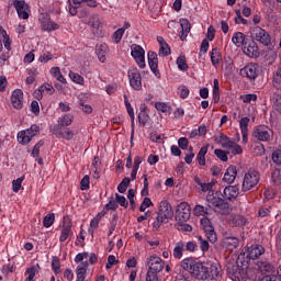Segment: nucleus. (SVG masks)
Listing matches in <instances>:
<instances>
[{
  "label": "nucleus",
  "mask_w": 281,
  "mask_h": 281,
  "mask_svg": "<svg viewBox=\"0 0 281 281\" xmlns=\"http://www.w3.org/2000/svg\"><path fill=\"white\" fill-rule=\"evenodd\" d=\"M192 278L195 280H218L223 276L221 265L212 261H195L193 266Z\"/></svg>",
  "instance_id": "nucleus-1"
},
{
  "label": "nucleus",
  "mask_w": 281,
  "mask_h": 281,
  "mask_svg": "<svg viewBox=\"0 0 281 281\" xmlns=\"http://www.w3.org/2000/svg\"><path fill=\"white\" fill-rule=\"evenodd\" d=\"M175 216V211L172 210V204L167 200H162L158 205L157 217L153 223L154 229H159L164 223L170 221Z\"/></svg>",
  "instance_id": "nucleus-2"
},
{
  "label": "nucleus",
  "mask_w": 281,
  "mask_h": 281,
  "mask_svg": "<svg viewBox=\"0 0 281 281\" xmlns=\"http://www.w3.org/2000/svg\"><path fill=\"white\" fill-rule=\"evenodd\" d=\"M226 271L233 281H243L249 278L247 272V265L240 261V257H238L236 265L229 263L226 268Z\"/></svg>",
  "instance_id": "nucleus-3"
},
{
  "label": "nucleus",
  "mask_w": 281,
  "mask_h": 281,
  "mask_svg": "<svg viewBox=\"0 0 281 281\" xmlns=\"http://www.w3.org/2000/svg\"><path fill=\"white\" fill-rule=\"evenodd\" d=\"M258 183H260V172L256 169H249L244 176L241 192L254 190Z\"/></svg>",
  "instance_id": "nucleus-4"
},
{
  "label": "nucleus",
  "mask_w": 281,
  "mask_h": 281,
  "mask_svg": "<svg viewBox=\"0 0 281 281\" xmlns=\"http://www.w3.org/2000/svg\"><path fill=\"white\" fill-rule=\"evenodd\" d=\"M215 142L216 144H221L222 148L229 150L233 155H243V147L236 144V142L229 139L225 134L215 136Z\"/></svg>",
  "instance_id": "nucleus-5"
},
{
  "label": "nucleus",
  "mask_w": 281,
  "mask_h": 281,
  "mask_svg": "<svg viewBox=\"0 0 281 281\" xmlns=\"http://www.w3.org/2000/svg\"><path fill=\"white\" fill-rule=\"evenodd\" d=\"M131 56L134 58L139 69L146 68V50H144V47L137 44H133L131 46Z\"/></svg>",
  "instance_id": "nucleus-6"
},
{
  "label": "nucleus",
  "mask_w": 281,
  "mask_h": 281,
  "mask_svg": "<svg viewBox=\"0 0 281 281\" xmlns=\"http://www.w3.org/2000/svg\"><path fill=\"white\" fill-rule=\"evenodd\" d=\"M209 207H214V212H217L218 214H222V216H225L229 214V203L225 202V200L213 196L207 198Z\"/></svg>",
  "instance_id": "nucleus-7"
},
{
  "label": "nucleus",
  "mask_w": 281,
  "mask_h": 281,
  "mask_svg": "<svg viewBox=\"0 0 281 281\" xmlns=\"http://www.w3.org/2000/svg\"><path fill=\"white\" fill-rule=\"evenodd\" d=\"M250 34L251 38H254V41H258V43H261V45H265L266 47L271 45V35L265 29L255 26Z\"/></svg>",
  "instance_id": "nucleus-8"
},
{
  "label": "nucleus",
  "mask_w": 281,
  "mask_h": 281,
  "mask_svg": "<svg viewBox=\"0 0 281 281\" xmlns=\"http://www.w3.org/2000/svg\"><path fill=\"white\" fill-rule=\"evenodd\" d=\"M146 267H148L147 272L156 273L159 276L164 271V260H161L157 255H151L146 258Z\"/></svg>",
  "instance_id": "nucleus-9"
},
{
  "label": "nucleus",
  "mask_w": 281,
  "mask_h": 281,
  "mask_svg": "<svg viewBox=\"0 0 281 281\" xmlns=\"http://www.w3.org/2000/svg\"><path fill=\"white\" fill-rule=\"evenodd\" d=\"M127 78L130 87H132L134 91H142V72L139 69L130 68L127 71Z\"/></svg>",
  "instance_id": "nucleus-10"
},
{
  "label": "nucleus",
  "mask_w": 281,
  "mask_h": 281,
  "mask_svg": "<svg viewBox=\"0 0 281 281\" xmlns=\"http://www.w3.org/2000/svg\"><path fill=\"white\" fill-rule=\"evenodd\" d=\"M200 223L206 234V238L210 243L214 244L218 240V236L216 235V231H214V226L212 225V221L204 216L200 220Z\"/></svg>",
  "instance_id": "nucleus-11"
},
{
  "label": "nucleus",
  "mask_w": 281,
  "mask_h": 281,
  "mask_svg": "<svg viewBox=\"0 0 281 281\" xmlns=\"http://www.w3.org/2000/svg\"><path fill=\"white\" fill-rule=\"evenodd\" d=\"M13 7L16 11L19 19H22L23 21H27V19H30V13L32 12V10L30 9V4H27L25 0H14Z\"/></svg>",
  "instance_id": "nucleus-12"
},
{
  "label": "nucleus",
  "mask_w": 281,
  "mask_h": 281,
  "mask_svg": "<svg viewBox=\"0 0 281 281\" xmlns=\"http://www.w3.org/2000/svg\"><path fill=\"white\" fill-rule=\"evenodd\" d=\"M38 21L44 32H56L60 27L58 23L52 21V16L47 13H41Z\"/></svg>",
  "instance_id": "nucleus-13"
},
{
  "label": "nucleus",
  "mask_w": 281,
  "mask_h": 281,
  "mask_svg": "<svg viewBox=\"0 0 281 281\" xmlns=\"http://www.w3.org/2000/svg\"><path fill=\"white\" fill-rule=\"evenodd\" d=\"M190 216H192L190 204L181 202L177 205V220L179 223H188V221H190Z\"/></svg>",
  "instance_id": "nucleus-14"
},
{
  "label": "nucleus",
  "mask_w": 281,
  "mask_h": 281,
  "mask_svg": "<svg viewBox=\"0 0 281 281\" xmlns=\"http://www.w3.org/2000/svg\"><path fill=\"white\" fill-rule=\"evenodd\" d=\"M240 76L244 78H248L249 80H256L258 78V75L260 74V68L258 64H248L239 71Z\"/></svg>",
  "instance_id": "nucleus-15"
},
{
  "label": "nucleus",
  "mask_w": 281,
  "mask_h": 281,
  "mask_svg": "<svg viewBox=\"0 0 281 281\" xmlns=\"http://www.w3.org/2000/svg\"><path fill=\"white\" fill-rule=\"evenodd\" d=\"M147 60H148V66L150 68V71L154 72L156 78H161V72H159V58L157 54L153 50H149L147 53Z\"/></svg>",
  "instance_id": "nucleus-16"
},
{
  "label": "nucleus",
  "mask_w": 281,
  "mask_h": 281,
  "mask_svg": "<svg viewBox=\"0 0 281 281\" xmlns=\"http://www.w3.org/2000/svg\"><path fill=\"white\" fill-rule=\"evenodd\" d=\"M72 223L69 217H64L60 236H59V243H65L67 238H70V236H74V231H71Z\"/></svg>",
  "instance_id": "nucleus-17"
},
{
  "label": "nucleus",
  "mask_w": 281,
  "mask_h": 281,
  "mask_svg": "<svg viewBox=\"0 0 281 281\" xmlns=\"http://www.w3.org/2000/svg\"><path fill=\"white\" fill-rule=\"evenodd\" d=\"M271 130L267 126H259L254 132L252 135L259 142H269L271 139Z\"/></svg>",
  "instance_id": "nucleus-18"
},
{
  "label": "nucleus",
  "mask_w": 281,
  "mask_h": 281,
  "mask_svg": "<svg viewBox=\"0 0 281 281\" xmlns=\"http://www.w3.org/2000/svg\"><path fill=\"white\" fill-rule=\"evenodd\" d=\"M243 52L246 54V56H249V58H258V56H260L258 44H256L254 41L246 42L243 46Z\"/></svg>",
  "instance_id": "nucleus-19"
},
{
  "label": "nucleus",
  "mask_w": 281,
  "mask_h": 281,
  "mask_svg": "<svg viewBox=\"0 0 281 281\" xmlns=\"http://www.w3.org/2000/svg\"><path fill=\"white\" fill-rule=\"evenodd\" d=\"M11 104L18 111L23 109V90L15 89L11 93Z\"/></svg>",
  "instance_id": "nucleus-20"
},
{
  "label": "nucleus",
  "mask_w": 281,
  "mask_h": 281,
  "mask_svg": "<svg viewBox=\"0 0 281 281\" xmlns=\"http://www.w3.org/2000/svg\"><path fill=\"white\" fill-rule=\"evenodd\" d=\"M181 31L178 34L180 41H186L188 38V35L190 34V31L192 30V24L188 19H180L179 20Z\"/></svg>",
  "instance_id": "nucleus-21"
},
{
  "label": "nucleus",
  "mask_w": 281,
  "mask_h": 281,
  "mask_svg": "<svg viewBox=\"0 0 281 281\" xmlns=\"http://www.w3.org/2000/svg\"><path fill=\"white\" fill-rule=\"evenodd\" d=\"M238 194H240V191L237 186H228L223 191V198L226 201H236Z\"/></svg>",
  "instance_id": "nucleus-22"
},
{
  "label": "nucleus",
  "mask_w": 281,
  "mask_h": 281,
  "mask_svg": "<svg viewBox=\"0 0 281 281\" xmlns=\"http://www.w3.org/2000/svg\"><path fill=\"white\" fill-rule=\"evenodd\" d=\"M228 223L233 227H245V225H247V223H249V221L244 215L231 214Z\"/></svg>",
  "instance_id": "nucleus-23"
},
{
  "label": "nucleus",
  "mask_w": 281,
  "mask_h": 281,
  "mask_svg": "<svg viewBox=\"0 0 281 281\" xmlns=\"http://www.w3.org/2000/svg\"><path fill=\"white\" fill-rule=\"evenodd\" d=\"M257 269L262 276L276 274V268L267 261H257Z\"/></svg>",
  "instance_id": "nucleus-24"
},
{
  "label": "nucleus",
  "mask_w": 281,
  "mask_h": 281,
  "mask_svg": "<svg viewBox=\"0 0 281 281\" xmlns=\"http://www.w3.org/2000/svg\"><path fill=\"white\" fill-rule=\"evenodd\" d=\"M157 43L159 45V56H170L172 54L170 45H168V42L162 36H157Z\"/></svg>",
  "instance_id": "nucleus-25"
},
{
  "label": "nucleus",
  "mask_w": 281,
  "mask_h": 281,
  "mask_svg": "<svg viewBox=\"0 0 281 281\" xmlns=\"http://www.w3.org/2000/svg\"><path fill=\"white\" fill-rule=\"evenodd\" d=\"M262 254H265V247H262L261 245L250 246L248 248L247 258H249L250 260H256V258H260Z\"/></svg>",
  "instance_id": "nucleus-26"
},
{
  "label": "nucleus",
  "mask_w": 281,
  "mask_h": 281,
  "mask_svg": "<svg viewBox=\"0 0 281 281\" xmlns=\"http://www.w3.org/2000/svg\"><path fill=\"white\" fill-rule=\"evenodd\" d=\"M236 177H238V169L236 166H229L224 173L223 181H225V183H234Z\"/></svg>",
  "instance_id": "nucleus-27"
},
{
  "label": "nucleus",
  "mask_w": 281,
  "mask_h": 281,
  "mask_svg": "<svg viewBox=\"0 0 281 281\" xmlns=\"http://www.w3.org/2000/svg\"><path fill=\"white\" fill-rule=\"evenodd\" d=\"M124 104L126 108V111L131 117V126H132V134L135 133V111L133 110V105H131V102L128 101V97L124 94Z\"/></svg>",
  "instance_id": "nucleus-28"
},
{
  "label": "nucleus",
  "mask_w": 281,
  "mask_h": 281,
  "mask_svg": "<svg viewBox=\"0 0 281 281\" xmlns=\"http://www.w3.org/2000/svg\"><path fill=\"white\" fill-rule=\"evenodd\" d=\"M54 134L67 142H71V139H74V131L69 127L60 128V131L54 130Z\"/></svg>",
  "instance_id": "nucleus-29"
},
{
  "label": "nucleus",
  "mask_w": 281,
  "mask_h": 281,
  "mask_svg": "<svg viewBox=\"0 0 281 281\" xmlns=\"http://www.w3.org/2000/svg\"><path fill=\"white\" fill-rule=\"evenodd\" d=\"M232 43H234L236 47H244V45L247 43V36L244 35L243 32H236L232 37Z\"/></svg>",
  "instance_id": "nucleus-30"
},
{
  "label": "nucleus",
  "mask_w": 281,
  "mask_h": 281,
  "mask_svg": "<svg viewBox=\"0 0 281 281\" xmlns=\"http://www.w3.org/2000/svg\"><path fill=\"white\" fill-rule=\"evenodd\" d=\"M106 54H109V45L106 44L97 45V56L100 63H106Z\"/></svg>",
  "instance_id": "nucleus-31"
},
{
  "label": "nucleus",
  "mask_w": 281,
  "mask_h": 281,
  "mask_svg": "<svg viewBox=\"0 0 281 281\" xmlns=\"http://www.w3.org/2000/svg\"><path fill=\"white\" fill-rule=\"evenodd\" d=\"M88 24L92 27L93 34H100L102 32V22H100L98 16L90 18Z\"/></svg>",
  "instance_id": "nucleus-32"
},
{
  "label": "nucleus",
  "mask_w": 281,
  "mask_h": 281,
  "mask_svg": "<svg viewBox=\"0 0 281 281\" xmlns=\"http://www.w3.org/2000/svg\"><path fill=\"white\" fill-rule=\"evenodd\" d=\"M82 3H85V0H69L68 11L71 16H76L78 14V9Z\"/></svg>",
  "instance_id": "nucleus-33"
},
{
  "label": "nucleus",
  "mask_w": 281,
  "mask_h": 281,
  "mask_svg": "<svg viewBox=\"0 0 281 281\" xmlns=\"http://www.w3.org/2000/svg\"><path fill=\"white\" fill-rule=\"evenodd\" d=\"M223 245L226 247V249H229L233 251V249H236L239 245V240L237 237H225L223 239Z\"/></svg>",
  "instance_id": "nucleus-34"
},
{
  "label": "nucleus",
  "mask_w": 281,
  "mask_h": 281,
  "mask_svg": "<svg viewBox=\"0 0 281 281\" xmlns=\"http://www.w3.org/2000/svg\"><path fill=\"white\" fill-rule=\"evenodd\" d=\"M194 265H196V261L190 258L183 259L180 262L181 269H183V271H188L191 276H192V272L194 271Z\"/></svg>",
  "instance_id": "nucleus-35"
},
{
  "label": "nucleus",
  "mask_w": 281,
  "mask_h": 281,
  "mask_svg": "<svg viewBox=\"0 0 281 281\" xmlns=\"http://www.w3.org/2000/svg\"><path fill=\"white\" fill-rule=\"evenodd\" d=\"M210 57L213 67L221 65V59L223 58V56L221 55L220 48H213L212 52L210 53Z\"/></svg>",
  "instance_id": "nucleus-36"
},
{
  "label": "nucleus",
  "mask_w": 281,
  "mask_h": 281,
  "mask_svg": "<svg viewBox=\"0 0 281 281\" xmlns=\"http://www.w3.org/2000/svg\"><path fill=\"white\" fill-rule=\"evenodd\" d=\"M177 65L179 71H188L190 69V66L188 65V57H186V54H181L177 58Z\"/></svg>",
  "instance_id": "nucleus-37"
},
{
  "label": "nucleus",
  "mask_w": 281,
  "mask_h": 281,
  "mask_svg": "<svg viewBox=\"0 0 281 281\" xmlns=\"http://www.w3.org/2000/svg\"><path fill=\"white\" fill-rule=\"evenodd\" d=\"M38 271H41V266H38V263L27 268L25 273L29 276L24 281H34V278H36Z\"/></svg>",
  "instance_id": "nucleus-38"
},
{
  "label": "nucleus",
  "mask_w": 281,
  "mask_h": 281,
  "mask_svg": "<svg viewBox=\"0 0 281 281\" xmlns=\"http://www.w3.org/2000/svg\"><path fill=\"white\" fill-rule=\"evenodd\" d=\"M213 102L215 104L221 102V88L218 86V79L213 80Z\"/></svg>",
  "instance_id": "nucleus-39"
},
{
  "label": "nucleus",
  "mask_w": 281,
  "mask_h": 281,
  "mask_svg": "<svg viewBox=\"0 0 281 281\" xmlns=\"http://www.w3.org/2000/svg\"><path fill=\"white\" fill-rule=\"evenodd\" d=\"M272 86L278 91H281V67H279L272 76Z\"/></svg>",
  "instance_id": "nucleus-40"
},
{
  "label": "nucleus",
  "mask_w": 281,
  "mask_h": 281,
  "mask_svg": "<svg viewBox=\"0 0 281 281\" xmlns=\"http://www.w3.org/2000/svg\"><path fill=\"white\" fill-rule=\"evenodd\" d=\"M207 148H210V145L202 146L200 148V151L196 156V160L200 166H205V155H207Z\"/></svg>",
  "instance_id": "nucleus-41"
},
{
  "label": "nucleus",
  "mask_w": 281,
  "mask_h": 281,
  "mask_svg": "<svg viewBox=\"0 0 281 281\" xmlns=\"http://www.w3.org/2000/svg\"><path fill=\"white\" fill-rule=\"evenodd\" d=\"M50 74L53 77L56 78V80H58V82H61L63 85H67V79H65V76H63V72H60L59 67H53L50 69Z\"/></svg>",
  "instance_id": "nucleus-42"
},
{
  "label": "nucleus",
  "mask_w": 281,
  "mask_h": 281,
  "mask_svg": "<svg viewBox=\"0 0 281 281\" xmlns=\"http://www.w3.org/2000/svg\"><path fill=\"white\" fill-rule=\"evenodd\" d=\"M59 126H71L74 123V115L71 114H64L58 120Z\"/></svg>",
  "instance_id": "nucleus-43"
},
{
  "label": "nucleus",
  "mask_w": 281,
  "mask_h": 281,
  "mask_svg": "<svg viewBox=\"0 0 281 281\" xmlns=\"http://www.w3.org/2000/svg\"><path fill=\"white\" fill-rule=\"evenodd\" d=\"M18 142L22 146H27L32 142V138L26 134L25 130L18 133Z\"/></svg>",
  "instance_id": "nucleus-44"
},
{
  "label": "nucleus",
  "mask_w": 281,
  "mask_h": 281,
  "mask_svg": "<svg viewBox=\"0 0 281 281\" xmlns=\"http://www.w3.org/2000/svg\"><path fill=\"white\" fill-rule=\"evenodd\" d=\"M104 212L98 213L91 221H90V228L89 232H91V229H98V227L100 226V221H102V217L104 216Z\"/></svg>",
  "instance_id": "nucleus-45"
},
{
  "label": "nucleus",
  "mask_w": 281,
  "mask_h": 281,
  "mask_svg": "<svg viewBox=\"0 0 281 281\" xmlns=\"http://www.w3.org/2000/svg\"><path fill=\"white\" fill-rule=\"evenodd\" d=\"M69 78L70 80H72V82H75V85H85V77H82L80 74L78 72H74V71H69Z\"/></svg>",
  "instance_id": "nucleus-46"
},
{
  "label": "nucleus",
  "mask_w": 281,
  "mask_h": 281,
  "mask_svg": "<svg viewBox=\"0 0 281 281\" xmlns=\"http://www.w3.org/2000/svg\"><path fill=\"white\" fill-rule=\"evenodd\" d=\"M193 214L195 216H207V214H210V212H209L207 207L198 204L193 209Z\"/></svg>",
  "instance_id": "nucleus-47"
},
{
  "label": "nucleus",
  "mask_w": 281,
  "mask_h": 281,
  "mask_svg": "<svg viewBox=\"0 0 281 281\" xmlns=\"http://www.w3.org/2000/svg\"><path fill=\"white\" fill-rule=\"evenodd\" d=\"M40 89H42V93H44V95H54L56 91L52 83H43L42 86H40Z\"/></svg>",
  "instance_id": "nucleus-48"
},
{
  "label": "nucleus",
  "mask_w": 281,
  "mask_h": 281,
  "mask_svg": "<svg viewBox=\"0 0 281 281\" xmlns=\"http://www.w3.org/2000/svg\"><path fill=\"white\" fill-rule=\"evenodd\" d=\"M128 186H131V178H124L117 186V192H120V194H124L128 189Z\"/></svg>",
  "instance_id": "nucleus-49"
},
{
  "label": "nucleus",
  "mask_w": 281,
  "mask_h": 281,
  "mask_svg": "<svg viewBox=\"0 0 281 281\" xmlns=\"http://www.w3.org/2000/svg\"><path fill=\"white\" fill-rule=\"evenodd\" d=\"M27 134V136L33 139V137H36L41 131V127L36 124L31 125L30 128L24 130Z\"/></svg>",
  "instance_id": "nucleus-50"
},
{
  "label": "nucleus",
  "mask_w": 281,
  "mask_h": 281,
  "mask_svg": "<svg viewBox=\"0 0 281 281\" xmlns=\"http://www.w3.org/2000/svg\"><path fill=\"white\" fill-rule=\"evenodd\" d=\"M54 221H56V215L54 213L47 214L43 218L44 227L46 228L52 227V225H54Z\"/></svg>",
  "instance_id": "nucleus-51"
},
{
  "label": "nucleus",
  "mask_w": 281,
  "mask_h": 281,
  "mask_svg": "<svg viewBox=\"0 0 281 281\" xmlns=\"http://www.w3.org/2000/svg\"><path fill=\"white\" fill-rule=\"evenodd\" d=\"M240 100H243L245 104H251V102L258 101V94L248 93V94L241 95Z\"/></svg>",
  "instance_id": "nucleus-52"
},
{
  "label": "nucleus",
  "mask_w": 281,
  "mask_h": 281,
  "mask_svg": "<svg viewBox=\"0 0 281 281\" xmlns=\"http://www.w3.org/2000/svg\"><path fill=\"white\" fill-rule=\"evenodd\" d=\"M201 251H210V239H204L202 236L198 237Z\"/></svg>",
  "instance_id": "nucleus-53"
},
{
  "label": "nucleus",
  "mask_w": 281,
  "mask_h": 281,
  "mask_svg": "<svg viewBox=\"0 0 281 281\" xmlns=\"http://www.w3.org/2000/svg\"><path fill=\"white\" fill-rule=\"evenodd\" d=\"M155 109H157L160 113H170V105L165 102H156Z\"/></svg>",
  "instance_id": "nucleus-54"
},
{
  "label": "nucleus",
  "mask_w": 281,
  "mask_h": 281,
  "mask_svg": "<svg viewBox=\"0 0 281 281\" xmlns=\"http://www.w3.org/2000/svg\"><path fill=\"white\" fill-rule=\"evenodd\" d=\"M123 36H124V29H117L112 35L113 43L117 45V43H121Z\"/></svg>",
  "instance_id": "nucleus-55"
},
{
  "label": "nucleus",
  "mask_w": 281,
  "mask_h": 281,
  "mask_svg": "<svg viewBox=\"0 0 281 281\" xmlns=\"http://www.w3.org/2000/svg\"><path fill=\"white\" fill-rule=\"evenodd\" d=\"M25 177H20L15 180L12 181V190L13 192H19V190H21V187L23 184V181H24Z\"/></svg>",
  "instance_id": "nucleus-56"
},
{
  "label": "nucleus",
  "mask_w": 281,
  "mask_h": 281,
  "mask_svg": "<svg viewBox=\"0 0 281 281\" xmlns=\"http://www.w3.org/2000/svg\"><path fill=\"white\" fill-rule=\"evenodd\" d=\"M214 155L217 157V159H220L221 161H228V153L223 150V149H215L214 150Z\"/></svg>",
  "instance_id": "nucleus-57"
},
{
  "label": "nucleus",
  "mask_w": 281,
  "mask_h": 281,
  "mask_svg": "<svg viewBox=\"0 0 281 281\" xmlns=\"http://www.w3.org/2000/svg\"><path fill=\"white\" fill-rule=\"evenodd\" d=\"M52 269L55 273H60V259L56 256L52 258Z\"/></svg>",
  "instance_id": "nucleus-58"
},
{
  "label": "nucleus",
  "mask_w": 281,
  "mask_h": 281,
  "mask_svg": "<svg viewBox=\"0 0 281 281\" xmlns=\"http://www.w3.org/2000/svg\"><path fill=\"white\" fill-rule=\"evenodd\" d=\"M150 206H153V200H150V198H144L139 206V212H146V209Z\"/></svg>",
  "instance_id": "nucleus-59"
},
{
  "label": "nucleus",
  "mask_w": 281,
  "mask_h": 281,
  "mask_svg": "<svg viewBox=\"0 0 281 281\" xmlns=\"http://www.w3.org/2000/svg\"><path fill=\"white\" fill-rule=\"evenodd\" d=\"M272 161L273 164H276L277 166H281V149H276L272 153Z\"/></svg>",
  "instance_id": "nucleus-60"
},
{
  "label": "nucleus",
  "mask_w": 281,
  "mask_h": 281,
  "mask_svg": "<svg viewBox=\"0 0 281 281\" xmlns=\"http://www.w3.org/2000/svg\"><path fill=\"white\" fill-rule=\"evenodd\" d=\"M272 181L277 186H280V183H281V170L280 169H274V171L272 172Z\"/></svg>",
  "instance_id": "nucleus-61"
},
{
  "label": "nucleus",
  "mask_w": 281,
  "mask_h": 281,
  "mask_svg": "<svg viewBox=\"0 0 281 281\" xmlns=\"http://www.w3.org/2000/svg\"><path fill=\"white\" fill-rule=\"evenodd\" d=\"M90 188V178L89 176H85L80 181V190H89Z\"/></svg>",
  "instance_id": "nucleus-62"
},
{
  "label": "nucleus",
  "mask_w": 281,
  "mask_h": 281,
  "mask_svg": "<svg viewBox=\"0 0 281 281\" xmlns=\"http://www.w3.org/2000/svg\"><path fill=\"white\" fill-rule=\"evenodd\" d=\"M273 109L277 113L281 114V94H278L273 102Z\"/></svg>",
  "instance_id": "nucleus-63"
},
{
  "label": "nucleus",
  "mask_w": 281,
  "mask_h": 281,
  "mask_svg": "<svg viewBox=\"0 0 281 281\" xmlns=\"http://www.w3.org/2000/svg\"><path fill=\"white\" fill-rule=\"evenodd\" d=\"M260 281H280V277L278 274H263V278Z\"/></svg>",
  "instance_id": "nucleus-64"
}]
</instances>
